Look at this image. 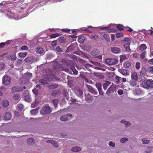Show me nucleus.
<instances>
[{"label": "nucleus", "instance_id": "25", "mask_svg": "<svg viewBox=\"0 0 153 153\" xmlns=\"http://www.w3.org/2000/svg\"><path fill=\"white\" fill-rule=\"evenodd\" d=\"M2 105L3 107H6L9 105V102L6 100H4L2 102Z\"/></svg>", "mask_w": 153, "mask_h": 153}, {"label": "nucleus", "instance_id": "28", "mask_svg": "<svg viewBox=\"0 0 153 153\" xmlns=\"http://www.w3.org/2000/svg\"><path fill=\"white\" fill-rule=\"evenodd\" d=\"M76 94L79 97L81 96L83 94V91L80 89L76 90L75 91Z\"/></svg>", "mask_w": 153, "mask_h": 153}, {"label": "nucleus", "instance_id": "59", "mask_svg": "<svg viewBox=\"0 0 153 153\" xmlns=\"http://www.w3.org/2000/svg\"><path fill=\"white\" fill-rule=\"evenodd\" d=\"M148 62L149 64L153 65V58L149 59L148 61Z\"/></svg>", "mask_w": 153, "mask_h": 153}, {"label": "nucleus", "instance_id": "50", "mask_svg": "<svg viewBox=\"0 0 153 153\" xmlns=\"http://www.w3.org/2000/svg\"><path fill=\"white\" fill-rule=\"evenodd\" d=\"M140 63L139 62H137L136 63L135 65V67L136 69H139L140 68Z\"/></svg>", "mask_w": 153, "mask_h": 153}, {"label": "nucleus", "instance_id": "21", "mask_svg": "<svg viewBox=\"0 0 153 153\" xmlns=\"http://www.w3.org/2000/svg\"><path fill=\"white\" fill-rule=\"evenodd\" d=\"M36 52L39 54H42L44 52L43 48L41 47H38L36 48Z\"/></svg>", "mask_w": 153, "mask_h": 153}, {"label": "nucleus", "instance_id": "30", "mask_svg": "<svg viewBox=\"0 0 153 153\" xmlns=\"http://www.w3.org/2000/svg\"><path fill=\"white\" fill-rule=\"evenodd\" d=\"M39 109V108H37L36 109L32 110L30 111L31 114L33 115L36 114L38 113V110Z\"/></svg>", "mask_w": 153, "mask_h": 153}, {"label": "nucleus", "instance_id": "54", "mask_svg": "<svg viewBox=\"0 0 153 153\" xmlns=\"http://www.w3.org/2000/svg\"><path fill=\"white\" fill-rule=\"evenodd\" d=\"M139 54L137 53H136L133 54V57L134 58H137L139 57Z\"/></svg>", "mask_w": 153, "mask_h": 153}, {"label": "nucleus", "instance_id": "16", "mask_svg": "<svg viewBox=\"0 0 153 153\" xmlns=\"http://www.w3.org/2000/svg\"><path fill=\"white\" fill-rule=\"evenodd\" d=\"M88 87L90 92L92 94L94 95L97 94V92L93 88H92L91 86L88 85Z\"/></svg>", "mask_w": 153, "mask_h": 153}, {"label": "nucleus", "instance_id": "52", "mask_svg": "<svg viewBox=\"0 0 153 153\" xmlns=\"http://www.w3.org/2000/svg\"><path fill=\"white\" fill-rule=\"evenodd\" d=\"M71 30L69 29H62V31L65 32V33H69L71 31Z\"/></svg>", "mask_w": 153, "mask_h": 153}, {"label": "nucleus", "instance_id": "36", "mask_svg": "<svg viewBox=\"0 0 153 153\" xmlns=\"http://www.w3.org/2000/svg\"><path fill=\"white\" fill-rule=\"evenodd\" d=\"M103 36L107 41H109L110 39V37L108 34H104L103 35Z\"/></svg>", "mask_w": 153, "mask_h": 153}, {"label": "nucleus", "instance_id": "46", "mask_svg": "<svg viewBox=\"0 0 153 153\" xmlns=\"http://www.w3.org/2000/svg\"><path fill=\"white\" fill-rule=\"evenodd\" d=\"M21 49L22 51H27L28 48L27 46H23L21 47Z\"/></svg>", "mask_w": 153, "mask_h": 153}, {"label": "nucleus", "instance_id": "4", "mask_svg": "<svg viewBox=\"0 0 153 153\" xmlns=\"http://www.w3.org/2000/svg\"><path fill=\"white\" fill-rule=\"evenodd\" d=\"M23 95L25 100L28 102H31L30 95L28 91H26L23 93Z\"/></svg>", "mask_w": 153, "mask_h": 153}, {"label": "nucleus", "instance_id": "64", "mask_svg": "<svg viewBox=\"0 0 153 153\" xmlns=\"http://www.w3.org/2000/svg\"><path fill=\"white\" fill-rule=\"evenodd\" d=\"M131 40V39L129 38H126L124 40L126 42H129Z\"/></svg>", "mask_w": 153, "mask_h": 153}, {"label": "nucleus", "instance_id": "12", "mask_svg": "<svg viewBox=\"0 0 153 153\" xmlns=\"http://www.w3.org/2000/svg\"><path fill=\"white\" fill-rule=\"evenodd\" d=\"M131 77L132 80H134L137 82L138 81V79L137 76V73L136 72H133L131 74Z\"/></svg>", "mask_w": 153, "mask_h": 153}, {"label": "nucleus", "instance_id": "13", "mask_svg": "<svg viewBox=\"0 0 153 153\" xmlns=\"http://www.w3.org/2000/svg\"><path fill=\"white\" fill-rule=\"evenodd\" d=\"M111 50L112 52L115 53H119L120 51V48L117 47L111 48Z\"/></svg>", "mask_w": 153, "mask_h": 153}, {"label": "nucleus", "instance_id": "29", "mask_svg": "<svg viewBox=\"0 0 153 153\" xmlns=\"http://www.w3.org/2000/svg\"><path fill=\"white\" fill-rule=\"evenodd\" d=\"M123 65L124 67L126 68H128L130 67L131 64L129 62L126 61L123 63Z\"/></svg>", "mask_w": 153, "mask_h": 153}, {"label": "nucleus", "instance_id": "39", "mask_svg": "<svg viewBox=\"0 0 153 153\" xmlns=\"http://www.w3.org/2000/svg\"><path fill=\"white\" fill-rule=\"evenodd\" d=\"M128 140V138L126 137H124L120 139V142L121 143H124L126 142H127Z\"/></svg>", "mask_w": 153, "mask_h": 153}, {"label": "nucleus", "instance_id": "42", "mask_svg": "<svg viewBox=\"0 0 153 153\" xmlns=\"http://www.w3.org/2000/svg\"><path fill=\"white\" fill-rule=\"evenodd\" d=\"M108 144L109 146L112 147H114L115 146V143L111 141H109Z\"/></svg>", "mask_w": 153, "mask_h": 153}, {"label": "nucleus", "instance_id": "23", "mask_svg": "<svg viewBox=\"0 0 153 153\" xmlns=\"http://www.w3.org/2000/svg\"><path fill=\"white\" fill-rule=\"evenodd\" d=\"M71 150L72 151L74 152H78L81 150V149L80 147L75 146L72 148Z\"/></svg>", "mask_w": 153, "mask_h": 153}, {"label": "nucleus", "instance_id": "56", "mask_svg": "<svg viewBox=\"0 0 153 153\" xmlns=\"http://www.w3.org/2000/svg\"><path fill=\"white\" fill-rule=\"evenodd\" d=\"M56 50L58 52H60L62 51V50L60 48L59 46H57L56 48Z\"/></svg>", "mask_w": 153, "mask_h": 153}, {"label": "nucleus", "instance_id": "49", "mask_svg": "<svg viewBox=\"0 0 153 153\" xmlns=\"http://www.w3.org/2000/svg\"><path fill=\"white\" fill-rule=\"evenodd\" d=\"M14 115L16 117H19L20 115V114L19 112L17 111H14Z\"/></svg>", "mask_w": 153, "mask_h": 153}, {"label": "nucleus", "instance_id": "17", "mask_svg": "<svg viewBox=\"0 0 153 153\" xmlns=\"http://www.w3.org/2000/svg\"><path fill=\"white\" fill-rule=\"evenodd\" d=\"M47 143H51L53 146L56 147L58 146V143L57 142L54 141L53 140H48L47 141Z\"/></svg>", "mask_w": 153, "mask_h": 153}, {"label": "nucleus", "instance_id": "26", "mask_svg": "<svg viewBox=\"0 0 153 153\" xmlns=\"http://www.w3.org/2000/svg\"><path fill=\"white\" fill-rule=\"evenodd\" d=\"M147 48L145 44H143L140 45L139 46V50L140 51H144Z\"/></svg>", "mask_w": 153, "mask_h": 153}, {"label": "nucleus", "instance_id": "1", "mask_svg": "<svg viewBox=\"0 0 153 153\" xmlns=\"http://www.w3.org/2000/svg\"><path fill=\"white\" fill-rule=\"evenodd\" d=\"M51 109L48 105H45L43 106L40 111V114L42 115L51 113Z\"/></svg>", "mask_w": 153, "mask_h": 153}, {"label": "nucleus", "instance_id": "51", "mask_svg": "<svg viewBox=\"0 0 153 153\" xmlns=\"http://www.w3.org/2000/svg\"><path fill=\"white\" fill-rule=\"evenodd\" d=\"M120 77L117 76L115 77V82L117 83H119L120 82Z\"/></svg>", "mask_w": 153, "mask_h": 153}, {"label": "nucleus", "instance_id": "44", "mask_svg": "<svg viewBox=\"0 0 153 153\" xmlns=\"http://www.w3.org/2000/svg\"><path fill=\"white\" fill-rule=\"evenodd\" d=\"M39 82L43 85H46L47 83L45 80L42 79L39 80Z\"/></svg>", "mask_w": 153, "mask_h": 153}, {"label": "nucleus", "instance_id": "45", "mask_svg": "<svg viewBox=\"0 0 153 153\" xmlns=\"http://www.w3.org/2000/svg\"><path fill=\"white\" fill-rule=\"evenodd\" d=\"M124 27L120 25H117V27L118 29L120 30H123V28Z\"/></svg>", "mask_w": 153, "mask_h": 153}, {"label": "nucleus", "instance_id": "9", "mask_svg": "<svg viewBox=\"0 0 153 153\" xmlns=\"http://www.w3.org/2000/svg\"><path fill=\"white\" fill-rule=\"evenodd\" d=\"M13 99L17 102H19L21 99L19 94H15L13 96Z\"/></svg>", "mask_w": 153, "mask_h": 153}, {"label": "nucleus", "instance_id": "22", "mask_svg": "<svg viewBox=\"0 0 153 153\" xmlns=\"http://www.w3.org/2000/svg\"><path fill=\"white\" fill-rule=\"evenodd\" d=\"M85 39V38L84 36H81L78 37V41L80 43L82 44L84 43Z\"/></svg>", "mask_w": 153, "mask_h": 153}, {"label": "nucleus", "instance_id": "3", "mask_svg": "<svg viewBox=\"0 0 153 153\" xmlns=\"http://www.w3.org/2000/svg\"><path fill=\"white\" fill-rule=\"evenodd\" d=\"M105 63L109 65H114L117 63L118 60L116 59L108 58L105 60Z\"/></svg>", "mask_w": 153, "mask_h": 153}, {"label": "nucleus", "instance_id": "24", "mask_svg": "<svg viewBox=\"0 0 153 153\" xmlns=\"http://www.w3.org/2000/svg\"><path fill=\"white\" fill-rule=\"evenodd\" d=\"M34 141V139L32 138H30L27 140V142L28 144L31 145L33 144Z\"/></svg>", "mask_w": 153, "mask_h": 153}, {"label": "nucleus", "instance_id": "63", "mask_svg": "<svg viewBox=\"0 0 153 153\" xmlns=\"http://www.w3.org/2000/svg\"><path fill=\"white\" fill-rule=\"evenodd\" d=\"M26 74L30 78L32 76V74L30 73L27 72L26 73Z\"/></svg>", "mask_w": 153, "mask_h": 153}, {"label": "nucleus", "instance_id": "2", "mask_svg": "<svg viewBox=\"0 0 153 153\" xmlns=\"http://www.w3.org/2000/svg\"><path fill=\"white\" fill-rule=\"evenodd\" d=\"M141 85L145 88L149 89L150 88H152L153 87V81L145 80L142 82Z\"/></svg>", "mask_w": 153, "mask_h": 153}, {"label": "nucleus", "instance_id": "61", "mask_svg": "<svg viewBox=\"0 0 153 153\" xmlns=\"http://www.w3.org/2000/svg\"><path fill=\"white\" fill-rule=\"evenodd\" d=\"M52 45L53 46H56V45H57L56 41H53L52 42Z\"/></svg>", "mask_w": 153, "mask_h": 153}, {"label": "nucleus", "instance_id": "11", "mask_svg": "<svg viewBox=\"0 0 153 153\" xmlns=\"http://www.w3.org/2000/svg\"><path fill=\"white\" fill-rule=\"evenodd\" d=\"M119 71L124 76L129 75L128 70L123 69H119Z\"/></svg>", "mask_w": 153, "mask_h": 153}, {"label": "nucleus", "instance_id": "55", "mask_svg": "<svg viewBox=\"0 0 153 153\" xmlns=\"http://www.w3.org/2000/svg\"><path fill=\"white\" fill-rule=\"evenodd\" d=\"M148 69L150 73L153 74V66L149 67Z\"/></svg>", "mask_w": 153, "mask_h": 153}, {"label": "nucleus", "instance_id": "37", "mask_svg": "<svg viewBox=\"0 0 153 153\" xmlns=\"http://www.w3.org/2000/svg\"><path fill=\"white\" fill-rule=\"evenodd\" d=\"M60 34L59 33H56L55 34H51L50 35V37L52 38H55L59 36Z\"/></svg>", "mask_w": 153, "mask_h": 153}, {"label": "nucleus", "instance_id": "41", "mask_svg": "<svg viewBox=\"0 0 153 153\" xmlns=\"http://www.w3.org/2000/svg\"><path fill=\"white\" fill-rule=\"evenodd\" d=\"M59 93V91L57 90H55L53 91L51 93V95L52 96H56Z\"/></svg>", "mask_w": 153, "mask_h": 153}, {"label": "nucleus", "instance_id": "6", "mask_svg": "<svg viewBox=\"0 0 153 153\" xmlns=\"http://www.w3.org/2000/svg\"><path fill=\"white\" fill-rule=\"evenodd\" d=\"M10 80L11 79L10 77L4 75L3 77L2 83L4 85H8L11 82Z\"/></svg>", "mask_w": 153, "mask_h": 153}, {"label": "nucleus", "instance_id": "19", "mask_svg": "<svg viewBox=\"0 0 153 153\" xmlns=\"http://www.w3.org/2000/svg\"><path fill=\"white\" fill-rule=\"evenodd\" d=\"M16 56L15 54L10 55L7 57V59L11 61H13L16 59Z\"/></svg>", "mask_w": 153, "mask_h": 153}, {"label": "nucleus", "instance_id": "62", "mask_svg": "<svg viewBox=\"0 0 153 153\" xmlns=\"http://www.w3.org/2000/svg\"><path fill=\"white\" fill-rule=\"evenodd\" d=\"M112 86H111L110 87H109L108 90L107 91V92H110L111 91H113V89H112Z\"/></svg>", "mask_w": 153, "mask_h": 153}, {"label": "nucleus", "instance_id": "34", "mask_svg": "<svg viewBox=\"0 0 153 153\" xmlns=\"http://www.w3.org/2000/svg\"><path fill=\"white\" fill-rule=\"evenodd\" d=\"M27 54V53L26 52H20L18 53V55L21 57H25Z\"/></svg>", "mask_w": 153, "mask_h": 153}, {"label": "nucleus", "instance_id": "35", "mask_svg": "<svg viewBox=\"0 0 153 153\" xmlns=\"http://www.w3.org/2000/svg\"><path fill=\"white\" fill-rule=\"evenodd\" d=\"M58 40L60 43H64L65 41V38L64 37H59L58 38Z\"/></svg>", "mask_w": 153, "mask_h": 153}, {"label": "nucleus", "instance_id": "48", "mask_svg": "<svg viewBox=\"0 0 153 153\" xmlns=\"http://www.w3.org/2000/svg\"><path fill=\"white\" fill-rule=\"evenodd\" d=\"M90 38L95 40H97L98 38V36L97 35L94 36H90Z\"/></svg>", "mask_w": 153, "mask_h": 153}, {"label": "nucleus", "instance_id": "27", "mask_svg": "<svg viewBox=\"0 0 153 153\" xmlns=\"http://www.w3.org/2000/svg\"><path fill=\"white\" fill-rule=\"evenodd\" d=\"M59 86L57 84H52L49 85L48 88L49 89H56Z\"/></svg>", "mask_w": 153, "mask_h": 153}, {"label": "nucleus", "instance_id": "8", "mask_svg": "<svg viewBox=\"0 0 153 153\" xmlns=\"http://www.w3.org/2000/svg\"><path fill=\"white\" fill-rule=\"evenodd\" d=\"M72 117V115L70 114H67L66 115L62 116L60 117V120L62 121H65L68 120V117Z\"/></svg>", "mask_w": 153, "mask_h": 153}, {"label": "nucleus", "instance_id": "5", "mask_svg": "<svg viewBox=\"0 0 153 153\" xmlns=\"http://www.w3.org/2000/svg\"><path fill=\"white\" fill-rule=\"evenodd\" d=\"M91 54L95 57L100 59H102V56L99 55L100 54V51L97 49H94L93 50L91 53Z\"/></svg>", "mask_w": 153, "mask_h": 153}, {"label": "nucleus", "instance_id": "14", "mask_svg": "<svg viewBox=\"0 0 153 153\" xmlns=\"http://www.w3.org/2000/svg\"><path fill=\"white\" fill-rule=\"evenodd\" d=\"M12 116L11 114L9 112H7L6 113L5 115L4 116V118L5 120H9L12 118Z\"/></svg>", "mask_w": 153, "mask_h": 153}, {"label": "nucleus", "instance_id": "57", "mask_svg": "<svg viewBox=\"0 0 153 153\" xmlns=\"http://www.w3.org/2000/svg\"><path fill=\"white\" fill-rule=\"evenodd\" d=\"M123 35V34L122 33H117L116 34L117 37L119 38Z\"/></svg>", "mask_w": 153, "mask_h": 153}, {"label": "nucleus", "instance_id": "10", "mask_svg": "<svg viewBox=\"0 0 153 153\" xmlns=\"http://www.w3.org/2000/svg\"><path fill=\"white\" fill-rule=\"evenodd\" d=\"M96 86L99 91L100 94H102V85L101 83L100 82H97L96 84Z\"/></svg>", "mask_w": 153, "mask_h": 153}, {"label": "nucleus", "instance_id": "40", "mask_svg": "<svg viewBox=\"0 0 153 153\" xmlns=\"http://www.w3.org/2000/svg\"><path fill=\"white\" fill-rule=\"evenodd\" d=\"M143 143L144 144H147L150 142V140H147L146 139L144 138L142 140Z\"/></svg>", "mask_w": 153, "mask_h": 153}, {"label": "nucleus", "instance_id": "7", "mask_svg": "<svg viewBox=\"0 0 153 153\" xmlns=\"http://www.w3.org/2000/svg\"><path fill=\"white\" fill-rule=\"evenodd\" d=\"M23 90V89L22 87L14 86L12 88V91L13 92L22 91Z\"/></svg>", "mask_w": 153, "mask_h": 153}, {"label": "nucleus", "instance_id": "18", "mask_svg": "<svg viewBox=\"0 0 153 153\" xmlns=\"http://www.w3.org/2000/svg\"><path fill=\"white\" fill-rule=\"evenodd\" d=\"M24 108V106L22 104H19L17 106L16 109L19 111H21Z\"/></svg>", "mask_w": 153, "mask_h": 153}, {"label": "nucleus", "instance_id": "53", "mask_svg": "<svg viewBox=\"0 0 153 153\" xmlns=\"http://www.w3.org/2000/svg\"><path fill=\"white\" fill-rule=\"evenodd\" d=\"M4 64L3 62H0V70H2L4 67Z\"/></svg>", "mask_w": 153, "mask_h": 153}, {"label": "nucleus", "instance_id": "33", "mask_svg": "<svg viewBox=\"0 0 153 153\" xmlns=\"http://www.w3.org/2000/svg\"><path fill=\"white\" fill-rule=\"evenodd\" d=\"M53 102V105L56 108L58 106V104L59 102V100L58 99H53L52 100Z\"/></svg>", "mask_w": 153, "mask_h": 153}, {"label": "nucleus", "instance_id": "32", "mask_svg": "<svg viewBox=\"0 0 153 153\" xmlns=\"http://www.w3.org/2000/svg\"><path fill=\"white\" fill-rule=\"evenodd\" d=\"M68 66H70V68L71 69L73 68L74 66V64L72 60H69L68 62Z\"/></svg>", "mask_w": 153, "mask_h": 153}, {"label": "nucleus", "instance_id": "43", "mask_svg": "<svg viewBox=\"0 0 153 153\" xmlns=\"http://www.w3.org/2000/svg\"><path fill=\"white\" fill-rule=\"evenodd\" d=\"M108 85L109 84L108 83V82H107L106 83H104L103 85V88L105 90H106L107 89Z\"/></svg>", "mask_w": 153, "mask_h": 153}, {"label": "nucleus", "instance_id": "58", "mask_svg": "<svg viewBox=\"0 0 153 153\" xmlns=\"http://www.w3.org/2000/svg\"><path fill=\"white\" fill-rule=\"evenodd\" d=\"M5 46L4 42H1L0 43V48H3Z\"/></svg>", "mask_w": 153, "mask_h": 153}, {"label": "nucleus", "instance_id": "47", "mask_svg": "<svg viewBox=\"0 0 153 153\" xmlns=\"http://www.w3.org/2000/svg\"><path fill=\"white\" fill-rule=\"evenodd\" d=\"M120 123H123L124 124H131L128 121H126L125 120H123L121 121Z\"/></svg>", "mask_w": 153, "mask_h": 153}, {"label": "nucleus", "instance_id": "15", "mask_svg": "<svg viewBox=\"0 0 153 153\" xmlns=\"http://www.w3.org/2000/svg\"><path fill=\"white\" fill-rule=\"evenodd\" d=\"M33 60V58L32 56L28 57L24 59L25 61L28 63H32Z\"/></svg>", "mask_w": 153, "mask_h": 153}, {"label": "nucleus", "instance_id": "31", "mask_svg": "<svg viewBox=\"0 0 153 153\" xmlns=\"http://www.w3.org/2000/svg\"><path fill=\"white\" fill-rule=\"evenodd\" d=\"M136 81L132 80L130 81L129 83L131 86L133 87L136 86L137 85Z\"/></svg>", "mask_w": 153, "mask_h": 153}, {"label": "nucleus", "instance_id": "60", "mask_svg": "<svg viewBox=\"0 0 153 153\" xmlns=\"http://www.w3.org/2000/svg\"><path fill=\"white\" fill-rule=\"evenodd\" d=\"M117 93L121 95L123 94V91L121 90H119L118 91Z\"/></svg>", "mask_w": 153, "mask_h": 153}, {"label": "nucleus", "instance_id": "20", "mask_svg": "<svg viewBox=\"0 0 153 153\" xmlns=\"http://www.w3.org/2000/svg\"><path fill=\"white\" fill-rule=\"evenodd\" d=\"M130 42H128L125 44L124 45V47L126 48V51L128 52H129L131 51V49L129 47V45Z\"/></svg>", "mask_w": 153, "mask_h": 153}, {"label": "nucleus", "instance_id": "38", "mask_svg": "<svg viewBox=\"0 0 153 153\" xmlns=\"http://www.w3.org/2000/svg\"><path fill=\"white\" fill-rule=\"evenodd\" d=\"M146 52V51H144L140 55V58L141 59H143L145 58Z\"/></svg>", "mask_w": 153, "mask_h": 153}]
</instances>
